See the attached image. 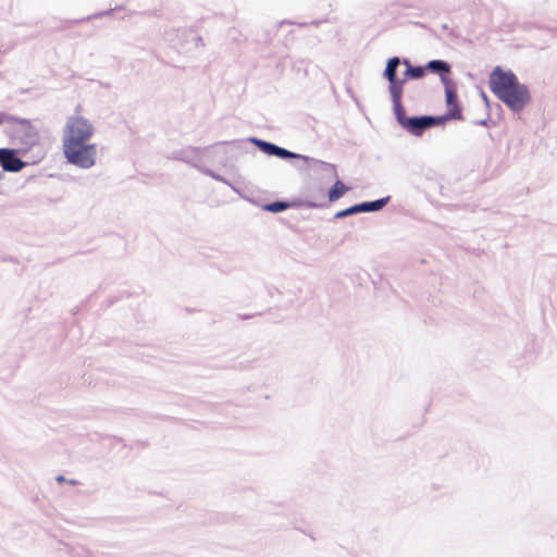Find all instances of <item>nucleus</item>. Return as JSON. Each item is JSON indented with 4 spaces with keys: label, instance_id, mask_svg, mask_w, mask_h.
<instances>
[{
    "label": "nucleus",
    "instance_id": "obj_16",
    "mask_svg": "<svg viewBox=\"0 0 557 557\" xmlns=\"http://www.w3.org/2000/svg\"><path fill=\"white\" fill-rule=\"evenodd\" d=\"M287 208V203L285 202H281V201H276V202H272L270 203L267 209L269 211H272V212H278V211H283Z\"/></svg>",
    "mask_w": 557,
    "mask_h": 557
},
{
    "label": "nucleus",
    "instance_id": "obj_1",
    "mask_svg": "<svg viewBox=\"0 0 557 557\" xmlns=\"http://www.w3.org/2000/svg\"><path fill=\"white\" fill-rule=\"evenodd\" d=\"M492 92L513 111H521L531 100L529 89L511 71L495 67L490 75Z\"/></svg>",
    "mask_w": 557,
    "mask_h": 557
},
{
    "label": "nucleus",
    "instance_id": "obj_15",
    "mask_svg": "<svg viewBox=\"0 0 557 557\" xmlns=\"http://www.w3.org/2000/svg\"><path fill=\"white\" fill-rule=\"evenodd\" d=\"M360 212V206L359 205H356V206H352L348 209H345L343 211H339L336 213V218H344V216H347V215H350V214H354V213H358Z\"/></svg>",
    "mask_w": 557,
    "mask_h": 557
},
{
    "label": "nucleus",
    "instance_id": "obj_12",
    "mask_svg": "<svg viewBox=\"0 0 557 557\" xmlns=\"http://www.w3.org/2000/svg\"><path fill=\"white\" fill-rule=\"evenodd\" d=\"M407 65V71L405 73L406 78H421L424 75V67L421 66H410L408 61H405Z\"/></svg>",
    "mask_w": 557,
    "mask_h": 557
},
{
    "label": "nucleus",
    "instance_id": "obj_4",
    "mask_svg": "<svg viewBox=\"0 0 557 557\" xmlns=\"http://www.w3.org/2000/svg\"><path fill=\"white\" fill-rule=\"evenodd\" d=\"M0 164L7 172H20L26 163L15 157V151L12 149H0Z\"/></svg>",
    "mask_w": 557,
    "mask_h": 557
},
{
    "label": "nucleus",
    "instance_id": "obj_11",
    "mask_svg": "<svg viewBox=\"0 0 557 557\" xmlns=\"http://www.w3.org/2000/svg\"><path fill=\"white\" fill-rule=\"evenodd\" d=\"M404 81L396 79L389 82V92L392 95L393 102L401 101Z\"/></svg>",
    "mask_w": 557,
    "mask_h": 557
},
{
    "label": "nucleus",
    "instance_id": "obj_5",
    "mask_svg": "<svg viewBox=\"0 0 557 557\" xmlns=\"http://www.w3.org/2000/svg\"><path fill=\"white\" fill-rule=\"evenodd\" d=\"M436 120L431 116L410 117L405 122L404 127L413 135H420L423 129L434 125Z\"/></svg>",
    "mask_w": 557,
    "mask_h": 557
},
{
    "label": "nucleus",
    "instance_id": "obj_9",
    "mask_svg": "<svg viewBox=\"0 0 557 557\" xmlns=\"http://www.w3.org/2000/svg\"><path fill=\"white\" fill-rule=\"evenodd\" d=\"M388 201V198L377 199L375 201L360 203V212L377 211L382 209Z\"/></svg>",
    "mask_w": 557,
    "mask_h": 557
},
{
    "label": "nucleus",
    "instance_id": "obj_6",
    "mask_svg": "<svg viewBox=\"0 0 557 557\" xmlns=\"http://www.w3.org/2000/svg\"><path fill=\"white\" fill-rule=\"evenodd\" d=\"M258 145L261 147V149L267 152L268 154H273L282 159H288V158H296L297 154L293 153L284 148H281L274 144L265 143V141H258Z\"/></svg>",
    "mask_w": 557,
    "mask_h": 557
},
{
    "label": "nucleus",
    "instance_id": "obj_14",
    "mask_svg": "<svg viewBox=\"0 0 557 557\" xmlns=\"http://www.w3.org/2000/svg\"><path fill=\"white\" fill-rule=\"evenodd\" d=\"M394 111L397 116L398 122L404 126L405 122L408 120L405 115V109L401 104V101L393 102Z\"/></svg>",
    "mask_w": 557,
    "mask_h": 557
},
{
    "label": "nucleus",
    "instance_id": "obj_13",
    "mask_svg": "<svg viewBox=\"0 0 557 557\" xmlns=\"http://www.w3.org/2000/svg\"><path fill=\"white\" fill-rule=\"evenodd\" d=\"M428 69H430L432 71H441L444 73L449 72V65L446 62L438 61V60L430 61L428 64Z\"/></svg>",
    "mask_w": 557,
    "mask_h": 557
},
{
    "label": "nucleus",
    "instance_id": "obj_7",
    "mask_svg": "<svg viewBox=\"0 0 557 557\" xmlns=\"http://www.w3.org/2000/svg\"><path fill=\"white\" fill-rule=\"evenodd\" d=\"M446 102H447V107H448V112H447L446 117L461 119V111L458 108V103H457V95L450 88L446 89Z\"/></svg>",
    "mask_w": 557,
    "mask_h": 557
},
{
    "label": "nucleus",
    "instance_id": "obj_3",
    "mask_svg": "<svg viewBox=\"0 0 557 557\" xmlns=\"http://www.w3.org/2000/svg\"><path fill=\"white\" fill-rule=\"evenodd\" d=\"M95 134V127L92 123L76 113L70 116L65 123L62 141L66 140H91Z\"/></svg>",
    "mask_w": 557,
    "mask_h": 557
},
{
    "label": "nucleus",
    "instance_id": "obj_17",
    "mask_svg": "<svg viewBox=\"0 0 557 557\" xmlns=\"http://www.w3.org/2000/svg\"><path fill=\"white\" fill-rule=\"evenodd\" d=\"M15 122H21V121L11 115L4 114V113L0 114V125L3 123H15Z\"/></svg>",
    "mask_w": 557,
    "mask_h": 557
},
{
    "label": "nucleus",
    "instance_id": "obj_10",
    "mask_svg": "<svg viewBox=\"0 0 557 557\" xmlns=\"http://www.w3.org/2000/svg\"><path fill=\"white\" fill-rule=\"evenodd\" d=\"M400 61L397 57H394L388 60L387 66L384 72V76L388 79V82L396 81V69L399 65Z\"/></svg>",
    "mask_w": 557,
    "mask_h": 557
},
{
    "label": "nucleus",
    "instance_id": "obj_8",
    "mask_svg": "<svg viewBox=\"0 0 557 557\" xmlns=\"http://www.w3.org/2000/svg\"><path fill=\"white\" fill-rule=\"evenodd\" d=\"M348 188L342 181H336L329 191V200L336 201L347 193Z\"/></svg>",
    "mask_w": 557,
    "mask_h": 557
},
{
    "label": "nucleus",
    "instance_id": "obj_2",
    "mask_svg": "<svg viewBox=\"0 0 557 557\" xmlns=\"http://www.w3.org/2000/svg\"><path fill=\"white\" fill-rule=\"evenodd\" d=\"M62 149L66 160L76 166L89 169L96 164L97 145L91 140L62 141Z\"/></svg>",
    "mask_w": 557,
    "mask_h": 557
}]
</instances>
